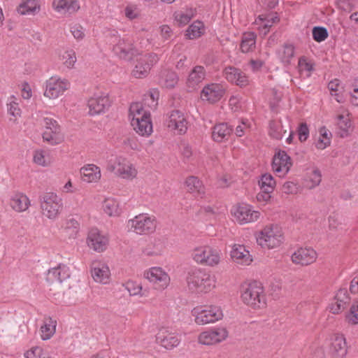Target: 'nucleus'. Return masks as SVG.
Returning a JSON list of instances; mask_svg holds the SVG:
<instances>
[{
    "mask_svg": "<svg viewBox=\"0 0 358 358\" xmlns=\"http://www.w3.org/2000/svg\"><path fill=\"white\" fill-rule=\"evenodd\" d=\"M187 282L192 292H208L215 287V276L201 268H195L188 272Z\"/></svg>",
    "mask_w": 358,
    "mask_h": 358,
    "instance_id": "1",
    "label": "nucleus"
},
{
    "mask_svg": "<svg viewBox=\"0 0 358 358\" xmlns=\"http://www.w3.org/2000/svg\"><path fill=\"white\" fill-rule=\"evenodd\" d=\"M241 298L244 303L253 308H261L266 305V297L262 284L254 281L243 287Z\"/></svg>",
    "mask_w": 358,
    "mask_h": 358,
    "instance_id": "2",
    "label": "nucleus"
},
{
    "mask_svg": "<svg viewBox=\"0 0 358 358\" xmlns=\"http://www.w3.org/2000/svg\"><path fill=\"white\" fill-rule=\"evenodd\" d=\"M192 257L199 264L213 267L219 264L221 252L210 245H201L192 250Z\"/></svg>",
    "mask_w": 358,
    "mask_h": 358,
    "instance_id": "3",
    "label": "nucleus"
},
{
    "mask_svg": "<svg viewBox=\"0 0 358 358\" xmlns=\"http://www.w3.org/2000/svg\"><path fill=\"white\" fill-rule=\"evenodd\" d=\"M43 214L49 219H55L63 208L62 198L53 192H46L40 196Z\"/></svg>",
    "mask_w": 358,
    "mask_h": 358,
    "instance_id": "4",
    "label": "nucleus"
},
{
    "mask_svg": "<svg viewBox=\"0 0 358 358\" xmlns=\"http://www.w3.org/2000/svg\"><path fill=\"white\" fill-rule=\"evenodd\" d=\"M106 169L124 179H133L137 175V171L133 164L122 157H116L114 159L108 160Z\"/></svg>",
    "mask_w": 358,
    "mask_h": 358,
    "instance_id": "5",
    "label": "nucleus"
},
{
    "mask_svg": "<svg viewBox=\"0 0 358 358\" xmlns=\"http://www.w3.org/2000/svg\"><path fill=\"white\" fill-rule=\"evenodd\" d=\"M192 315L195 317V322L199 325L215 322L223 317L221 308L216 306L194 308Z\"/></svg>",
    "mask_w": 358,
    "mask_h": 358,
    "instance_id": "6",
    "label": "nucleus"
},
{
    "mask_svg": "<svg viewBox=\"0 0 358 358\" xmlns=\"http://www.w3.org/2000/svg\"><path fill=\"white\" fill-rule=\"evenodd\" d=\"M257 241L263 248H274L282 242V233L276 226H266L259 232Z\"/></svg>",
    "mask_w": 358,
    "mask_h": 358,
    "instance_id": "7",
    "label": "nucleus"
},
{
    "mask_svg": "<svg viewBox=\"0 0 358 358\" xmlns=\"http://www.w3.org/2000/svg\"><path fill=\"white\" fill-rule=\"evenodd\" d=\"M43 125L45 130L42 137L44 141L52 145L59 144L63 141L64 136L62 134L61 127L55 120L44 117Z\"/></svg>",
    "mask_w": 358,
    "mask_h": 358,
    "instance_id": "8",
    "label": "nucleus"
},
{
    "mask_svg": "<svg viewBox=\"0 0 358 358\" xmlns=\"http://www.w3.org/2000/svg\"><path fill=\"white\" fill-rule=\"evenodd\" d=\"M113 51L119 58L127 61L132 59L138 54L133 41L126 36L115 42Z\"/></svg>",
    "mask_w": 358,
    "mask_h": 358,
    "instance_id": "9",
    "label": "nucleus"
},
{
    "mask_svg": "<svg viewBox=\"0 0 358 358\" xmlns=\"http://www.w3.org/2000/svg\"><path fill=\"white\" fill-rule=\"evenodd\" d=\"M129 225L138 234L152 233L156 228L155 220L144 214H140L130 220Z\"/></svg>",
    "mask_w": 358,
    "mask_h": 358,
    "instance_id": "10",
    "label": "nucleus"
},
{
    "mask_svg": "<svg viewBox=\"0 0 358 358\" xmlns=\"http://www.w3.org/2000/svg\"><path fill=\"white\" fill-rule=\"evenodd\" d=\"M231 214L236 221L241 224L257 221L260 213L252 209V207L247 204H241L231 210Z\"/></svg>",
    "mask_w": 358,
    "mask_h": 358,
    "instance_id": "11",
    "label": "nucleus"
},
{
    "mask_svg": "<svg viewBox=\"0 0 358 358\" xmlns=\"http://www.w3.org/2000/svg\"><path fill=\"white\" fill-rule=\"evenodd\" d=\"M144 276L156 289H164L169 284L170 278L160 267H152L144 273Z\"/></svg>",
    "mask_w": 358,
    "mask_h": 358,
    "instance_id": "12",
    "label": "nucleus"
},
{
    "mask_svg": "<svg viewBox=\"0 0 358 358\" xmlns=\"http://www.w3.org/2000/svg\"><path fill=\"white\" fill-rule=\"evenodd\" d=\"M69 83L66 80H62L57 76H52L46 82V89L44 96L50 99H56L68 89Z\"/></svg>",
    "mask_w": 358,
    "mask_h": 358,
    "instance_id": "13",
    "label": "nucleus"
},
{
    "mask_svg": "<svg viewBox=\"0 0 358 358\" xmlns=\"http://www.w3.org/2000/svg\"><path fill=\"white\" fill-rule=\"evenodd\" d=\"M228 336L225 328L219 327L202 332L199 336V342L203 345H213L224 341Z\"/></svg>",
    "mask_w": 358,
    "mask_h": 358,
    "instance_id": "14",
    "label": "nucleus"
},
{
    "mask_svg": "<svg viewBox=\"0 0 358 358\" xmlns=\"http://www.w3.org/2000/svg\"><path fill=\"white\" fill-rule=\"evenodd\" d=\"M292 165L290 157L284 150H279L273 157V171L278 173H282V176L289 172Z\"/></svg>",
    "mask_w": 358,
    "mask_h": 358,
    "instance_id": "15",
    "label": "nucleus"
},
{
    "mask_svg": "<svg viewBox=\"0 0 358 358\" xmlns=\"http://www.w3.org/2000/svg\"><path fill=\"white\" fill-rule=\"evenodd\" d=\"M111 102L108 95L102 94L91 97L87 102L89 113L91 115L104 113L110 106Z\"/></svg>",
    "mask_w": 358,
    "mask_h": 358,
    "instance_id": "16",
    "label": "nucleus"
},
{
    "mask_svg": "<svg viewBox=\"0 0 358 358\" xmlns=\"http://www.w3.org/2000/svg\"><path fill=\"white\" fill-rule=\"evenodd\" d=\"M87 243L91 249L101 252L106 249L108 240L97 229H92L88 234Z\"/></svg>",
    "mask_w": 358,
    "mask_h": 358,
    "instance_id": "17",
    "label": "nucleus"
},
{
    "mask_svg": "<svg viewBox=\"0 0 358 358\" xmlns=\"http://www.w3.org/2000/svg\"><path fill=\"white\" fill-rule=\"evenodd\" d=\"M317 259L316 252L311 248H301L292 255V261L296 264L307 266L313 264Z\"/></svg>",
    "mask_w": 358,
    "mask_h": 358,
    "instance_id": "18",
    "label": "nucleus"
},
{
    "mask_svg": "<svg viewBox=\"0 0 358 358\" xmlns=\"http://www.w3.org/2000/svg\"><path fill=\"white\" fill-rule=\"evenodd\" d=\"M157 343L167 350H171L177 347L180 340L178 334L171 332L166 329H160L156 336Z\"/></svg>",
    "mask_w": 358,
    "mask_h": 358,
    "instance_id": "19",
    "label": "nucleus"
},
{
    "mask_svg": "<svg viewBox=\"0 0 358 358\" xmlns=\"http://www.w3.org/2000/svg\"><path fill=\"white\" fill-rule=\"evenodd\" d=\"M223 73L225 78L229 82L236 83L240 87H245L249 83L246 75L241 69L236 67L227 66L224 69Z\"/></svg>",
    "mask_w": 358,
    "mask_h": 358,
    "instance_id": "20",
    "label": "nucleus"
},
{
    "mask_svg": "<svg viewBox=\"0 0 358 358\" xmlns=\"http://www.w3.org/2000/svg\"><path fill=\"white\" fill-rule=\"evenodd\" d=\"M53 9L63 15H72L80 9V3L77 0H53Z\"/></svg>",
    "mask_w": 358,
    "mask_h": 358,
    "instance_id": "21",
    "label": "nucleus"
},
{
    "mask_svg": "<svg viewBox=\"0 0 358 358\" xmlns=\"http://www.w3.org/2000/svg\"><path fill=\"white\" fill-rule=\"evenodd\" d=\"M329 350L334 358H343L347 354V345L344 336L334 335L331 340Z\"/></svg>",
    "mask_w": 358,
    "mask_h": 358,
    "instance_id": "22",
    "label": "nucleus"
},
{
    "mask_svg": "<svg viewBox=\"0 0 358 358\" xmlns=\"http://www.w3.org/2000/svg\"><path fill=\"white\" fill-rule=\"evenodd\" d=\"M224 90L217 83L207 85L201 91V97L211 103L219 101L224 95Z\"/></svg>",
    "mask_w": 358,
    "mask_h": 358,
    "instance_id": "23",
    "label": "nucleus"
},
{
    "mask_svg": "<svg viewBox=\"0 0 358 358\" xmlns=\"http://www.w3.org/2000/svg\"><path fill=\"white\" fill-rule=\"evenodd\" d=\"M336 301L332 303L329 307L330 312L334 314H338L345 310L350 304V299L345 289H341L338 291L336 296Z\"/></svg>",
    "mask_w": 358,
    "mask_h": 358,
    "instance_id": "24",
    "label": "nucleus"
},
{
    "mask_svg": "<svg viewBox=\"0 0 358 358\" xmlns=\"http://www.w3.org/2000/svg\"><path fill=\"white\" fill-rule=\"evenodd\" d=\"M110 270L108 266L103 263H94L92 267V276L94 281L102 284H106L110 278Z\"/></svg>",
    "mask_w": 358,
    "mask_h": 358,
    "instance_id": "25",
    "label": "nucleus"
},
{
    "mask_svg": "<svg viewBox=\"0 0 358 358\" xmlns=\"http://www.w3.org/2000/svg\"><path fill=\"white\" fill-rule=\"evenodd\" d=\"M231 257L237 264L248 266L252 261L251 255L245 246L242 245H235L231 251Z\"/></svg>",
    "mask_w": 358,
    "mask_h": 358,
    "instance_id": "26",
    "label": "nucleus"
},
{
    "mask_svg": "<svg viewBox=\"0 0 358 358\" xmlns=\"http://www.w3.org/2000/svg\"><path fill=\"white\" fill-rule=\"evenodd\" d=\"M232 131L233 128L227 123H219L213 128L212 138L216 142H223L228 140Z\"/></svg>",
    "mask_w": 358,
    "mask_h": 358,
    "instance_id": "27",
    "label": "nucleus"
},
{
    "mask_svg": "<svg viewBox=\"0 0 358 358\" xmlns=\"http://www.w3.org/2000/svg\"><path fill=\"white\" fill-rule=\"evenodd\" d=\"M206 75V70L202 66H196L190 71L187 80V85L189 88L194 90L203 80Z\"/></svg>",
    "mask_w": 358,
    "mask_h": 358,
    "instance_id": "28",
    "label": "nucleus"
},
{
    "mask_svg": "<svg viewBox=\"0 0 358 358\" xmlns=\"http://www.w3.org/2000/svg\"><path fill=\"white\" fill-rule=\"evenodd\" d=\"M70 275L69 268L66 265L59 264L57 267L48 270L47 279L50 282L58 281L62 282L68 279Z\"/></svg>",
    "mask_w": 358,
    "mask_h": 358,
    "instance_id": "29",
    "label": "nucleus"
},
{
    "mask_svg": "<svg viewBox=\"0 0 358 358\" xmlns=\"http://www.w3.org/2000/svg\"><path fill=\"white\" fill-rule=\"evenodd\" d=\"M80 174L83 181L94 182L101 178V171L99 167L94 164H87L80 169Z\"/></svg>",
    "mask_w": 358,
    "mask_h": 358,
    "instance_id": "30",
    "label": "nucleus"
},
{
    "mask_svg": "<svg viewBox=\"0 0 358 358\" xmlns=\"http://www.w3.org/2000/svg\"><path fill=\"white\" fill-rule=\"evenodd\" d=\"M134 129L141 136H150L152 132V124L150 117L131 122Z\"/></svg>",
    "mask_w": 358,
    "mask_h": 358,
    "instance_id": "31",
    "label": "nucleus"
},
{
    "mask_svg": "<svg viewBox=\"0 0 358 358\" xmlns=\"http://www.w3.org/2000/svg\"><path fill=\"white\" fill-rule=\"evenodd\" d=\"M148 117H150V113L144 110L141 103L136 102L131 104L129 113L131 122Z\"/></svg>",
    "mask_w": 358,
    "mask_h": 358,
    "instance_id": "32",
    "label": "nucleus"
},
{
    "mask_svg": "<svg viewBox=\"0 0 358 358\" xmlns=\"http://www.w3.org/2000/svg\"><path fill=\"white\" fill-rule=\"evenodd\" d=\"M10 205L15 211L23 212L28 209L29 199L23 194H16L12 196Z\"/></svg>",
    "mask_w": 358,
    "mask_h": 358,
    "instance_id": "33",
    "label": "nucleus"
},
{
    "mask_svg": "<svg viewBox=\"0 0 358 358\" xmlns=\"http://www.w3.org/2000/svg\"><path fill=\"white\" fill-rule=\"evenodd\" d=\"M161 85L166 88H173L178 82V76L176 72L165 69L162 71L159 80Z\"/></svg>",
    "mask_w": 358,
    "mask_h": 358,
    "instance_id": "34",
    "label": "nucleus"
},
{
    "mask_svg": "<svg viewBox=\"0 0 358 358\" xmlns=\"http://www.w3.org/2000/svg\"><path fill=\"white\" fill-rule=\"evenodd\" d=\"M196 15V10L193 8H186L185 10L176 11L173 13L174 20L179 26L187 24Z\"/></svg>",
    "mask_w": 358,
    "mask_h": 358,
    "instance_id": "35",
    "label": "nucleus"
},
{
    "mask_svg": "<svg viewBox=\"0 0 358 358\" xmlns=\"http://www.w3.org/2000/svg\"><path fill=\"white\" fill-rule=\"evenodd\" d=\"M277 55L283 64H289L294 56V47L292 44L285 43L278 50Z\"/></svg>",
    "mask_w": 358,
    "mask_h": 358,
    "instance_id": "36",
    "label": "nucleus"
},
{
    "mask_svg": "<svg viewBox=\"0 0 358 358\" xmlns=\"http://www.w3.org/2000/svg\"><path fill=\"white\" fill-rule=\"evenodd\" d=\"M204 31L203 23L201 21L196 20L188 27L185 36L189 39H196L203 35Z\"/></svg>",
    "mask_w": 358,
    "mask_h": 358,
    "instance_id": "37",
    "label": "nucleus"
},
{
    "mask_svg": "<svg viewBox=\"0 0 358 358\" xmlns=\"http://www.w3.org/2000/svg\"><path fill=\"white\" fill-rule=\"evenodd\" d=\"M256 35L253 32L244 33L241 43V50L247 53L252 51L255 48Z\"/></svg>",
    "mask_w": 358,
    "mask_h": 358,
    "instance_id": "38",
    "label": "nucleus"
},
{
    "mask_svg": "<svg viewBox=\"0 0 358 358\" xmlns=\"http://www.w3.org/2000/svg\"><path fill=\"white\" fill-rule=\"evenodd\" d=\"M40 8L36 0H25L17 7V12L20 15L34 14Z\"/></svg>",
    "mask_w": 358,
    "mask_h": 358,
    "instance_id": "39",
    "label": "nucleus"
},
{
    "mask_svg": "<svg viewBox=\"0 0 358 358\" xmlns=\"http://www.w3.org/2000/svg\"><path fill=\"white\" fill-rule=\"evenodd\" d=\"M188 190L194 194L201 195L204 194V187L202 182L195 176H189L185 181Z\"/></svg>",
    "mask_w": 358,
    "mask_h": 358,
    "instance_id": "40",
    "label": "nucleus"
},
{
    "mask_svg": "<svg viewBox=\"0 0 358 358\" xmlns=\"http://www.w3.org/2000/svg\"><path fill=\"white\" fill-rule=\"evenodd\" d=\"M319 131L320 137L315 143V146L317 149L323 150L330 145L331 134L325 127H322Z\"/></svg>",
    "mask_w": 358,
    "mask_h": 358,
    "instance_id": "41",
    "label": "nucleus"
},
{
    "mask_svg": "<svg viewBox=\"0 0 358 358\" xmlns=\"http://www.w3.org/2000/svg\"><path fill=\"white\" fill-rule=\"evenodd\" d=\"M103 209L109 216L117 215L120 213L118 203L113 199H105Z\"/></svg>",
    "mask_w": 358,
    "mask_h": 358,
    "instance_id": "42",
    "label": "nucleus"
},
{
    "mask_svg": "<svg viewBox=\"0 0 358 358\" xmlns=\"http://www.w3.org/2000/svg\"><path fill=\"white\" fill-rule=\"evenodd\" d=\"M275 184L273 177L270 173L263 174L259 181L261 189L268 190L270 192H273Z\"/></svg>",
    "mask_w": 358,
    "mask_h": 358,
    "instance_id": "43",
    "label": "nucleus"
},
{
    "mask_svg": "<svg viewBox=\"0 0 358 358\" xmlns=\"http://www.w3.org/2000/svg\"><path fill=\"white\" fill-rule=\"evenodd\" d=\"M284 131L281 123L276 121H271L269 123V135L277 140L281 139L283 136Z\"/></svg>",
    "mask_w": 358,
    "mask_h": 358,
    "instance_id": "44",
    "label": "nucleus"
},
{
    "mask_svg": "<svg viewBox=\"0 0 358 358\" xmlns=\"http://www.w3.org/2000/svg\"><path fill=\"white\" fill-rule=\"evenodd\" d=\"M56 322L49 319V323H45L41 327V338L43 341L50 339L55 332Z\"/></svg>",
    "mask_w": 358,
    "mask_h": 358,
    "instance_id": "45",
    "label": "nucleus"
},
{
    "mask_svg": "<svg viewBox=\"0 0 358 358\" xmlns=\"http://www.w3.org/2000/svg\"><path fill=\"white\" fill-rule=\"evenodd\" d=\"M149 71L148 66L138 60L134 69L132 71V75L136 78H143L148 75Z\"/></svg>",
    "mask_w": 358,
    "mask_h": 358,
    "instance_id": "46",
    "label": "nucleus"
},
{
    "mask_svg": "<svg viewBox=\"0 0 358 358\" xmlns=\"http://www.w3.org/2000/svg\"><path fill=\"white\" fill-rule=\"evenodd\" d=\"M62 59L66 67L69 69L72 68L77 60L75 51L71 49L65 51L62 55Z\"/></svg>",
    "mask_w": 358,
    "mask_h": 358,
    "instance_id": "47",
    "label": "nucleus"
},
{
    "mask_svg": "<svg viewBox=\"0 0 358 358\" xmlns=\"http://www.w3.org/2000/svg\"><path fill=\"white\" fill-rule=\"evenodd\" d=\"M313 37L317 42H322L328 37L327 29L322 27H315L313 29Z\"/></svg>",
    "mask_w": 358,
    "mask_h": 358,
    "instance_id": "48",
    "label": "nucleus"
},
{
    "mask_svg": "<svg viewBox=\"0 0 358 358\" xmlns=\"http://www.w3.org/2000/svg\"><path fill=\"white\" fill-rule=\"evenodd\" d=\"M139 60L148 66V69L150 70L151 67L157 64L159 57L155 53H148L141 57Z\"/></svg>",
    "mask_w": 358,
    "mask_h": 358,
    "instance_id": "49",
    "label": "nucleus"
},
{
    "mask_svg": "<svg viewBox=\"0 0 358 358\" xmlns=\"http://www.w3.org/2000/svg\"><path fill=\"white\" fill-rule=\"evenodd\" d=\"M169 129L176 130L179 134H185L187 129V122L185 117L178 120L176 124H169Z\"/></svg>",
    "mask_w": 358,
    "mask_h": 358,
    "instance_id": "50",
    "label": "nucleus"
},
{
    "mask_svg": "<svg viewBox=\"0 0 358 358\" xmlns=\"http://www.w3.org/2000/svg\"><path fill=\"white\" fill-rule=\"evenodd\" d=\"M338 122L337 124L338 127L343 131V134H341V136H344V135L347 134L348 130L350 127V122L348 119L345 118L343 115H339L338 117Z\"/></svg>",
    "mask_w": 358,
    "mask_h": 358,
    "instance_id": "51",
    "label": "nucleus"
},
{
    "mask_svg": "<svg viewBox=\"0 0 358 358\" xmlns=\"http://www.w3.org/2000/svg\"><path fill=\"white\" fill-rule=\"evenodd\" d=\"M126 289L131 296H135L141 294L142 287L140 284L134 281H128L126 283Z\"/></svg>",
    "mask_w": 358,
    "mask_h": 358,
    "instance_id": "52",
    "label": "nucleus"
},
{
    "mask_svg": "<svg viewBox=\"0 0 358 358\" xmlns=\"http://www.w3.org/2000/svg\"><path fill=\"white\" fill-rule=\"evenodd\" d=\"M280 21V18L277 13L269 14L264 19L263 27L264 29H268L273 26V24L278 23Z\"/></svg>",
    "mask_w": 358,
    "mask_h": 358,
    "instance_id": "53",
    "label": "nucleus"
},
{
    "mask_svg": "<svg viewBox=\"0 0 358 358\" xmlns=\"http://www.w3.org/2000/svg\"><path fill=\"white\" fill-rule=\"evenodd\" d=\"M349 322L358 324V302L350 308V313L346 316Z\"/></svg>",
    "mask_w": 358,
    "mask_h": 358,
    "instance_id": "54",
    "label": "nucleus"
},
{
    "mask_svg": "<svg viewBox=\"0 0 358 358\" xmlns=\"http://www.w3.org/2000/svg\"><path fill=\"white\" fill-rule=\"evenodd\" d=\"M71 32L77 40H82L85 37L84 29L80 24H76L71 26Z\"/></svg>",
    "mask_w": 358,
    "mask_h": 358,
    "instance_id": "55",
    "label": "nucleus"
},
{
    "mask_svg": "<svg viewBox=\"0 0 358 358\" xmlns=\"http://www.w3.org/2000/svg\"><path fill=\"white\" fill-rule=\"evenodd\" d=\"M184 117H185V116H184L183 113H181L180 111L178 110L171 111V113H170V115L169 116V120L167 122L168 127L169 128L170 124H176L178 122V120H179Z\"/></svg>",
    "mask_w": 358,
    "mask_h": 358,
    "instance_id": "56",
    "label": "nucleus"
},
{
    "mask_svg": "<svg viewBox=\"0 0 358 358\" xmlns=\"http://www.w3.org/2000/svg\"><path fill=\"white\" fill-rule=\"evenodd\" d=\"M299 139L301 142L306 141L309 135V129L306 123H301L298 129Z\"/></svg>",
    "mask_w": 358,
    "mask_h": 358,
    "instance_id": "57",
    "label": "nucleus"
},
{
    "mask_svg": "<svg viewBox=\"0 0 358 358\" xmlns=\"http://www.w3.org/2000/svg\"><path fill=\"white\" fill-rule=\"evenodd\" d=\"M299 66L300 71H307L308 73L313 71V64L309 62L308 59L305 57H301L299 60Z\"/></svg>",
    "mask_w": 358,
    "mask_h": 358,
    "instance_id": "58",
    "label": "nucleus"
},
{
    "mask_svg": "<svg viewBox=\"0 0 358 358\" xmlns=\"http://www.w3.org/2000/svg\"><path fill=\"white\" fill-rule=\"evenodd\" d=\"M125 15L130 20L136 19L138 17L139 13L136 6H127L124 10Z\"/></svg>",
    "mask_w": 358,
    "mask_h": 358,
    "instance_id": "59",
    "label": "nucleus"
},
{
    "mask_svg": "<svg viewBox=\"0 0 358 358\" xmlns=\"http://www.w3.org/2000/svg\"><path fill=\"white\" fill-rule=\"evenodd\" d=\"M297 187L293 182H286L283 184L282 190L285 194H294L296 192Z\"/></svg>",
    "mask_w": 358,
    "mask_h": 358,
    "instance_id": "60",
    "label": "nucleus"
},
{
    "mask_svg": "<svg viewBox=\"0 0 358 358\" xmlns=\"http://www.w3.org/2000/svg\"><path fill=\"white\" fill-rule=\"evenodd\" d=\"M42 352V349L41 348L36 347L32 348L31 350L27 351L24 356L26 358H45L41 357V354Z\"/></svg>",
    "mask_w": 358,
    "mask_h": 358,
    "instance_id": "61",
    "label": "nucleus"
},
{
    "mask_svg": "<svg viewBox=\"0 0 358 358\" xmlns=\"http://www.w3.org/2000/svg\"><path fill=\"white\" fill-rule=\"evenodd\" d=\"M273 192L268 190L261 189V192L257 194V199L258 201L267 202L270 200L271 196V194Z\"/></svg>",
    "mask_w": 358,
    "mask_h": 358,
    "instance_id": "62",
    "label": "nucleus"
},
{
    "mask_svg": "<svg viewBox=\"0 0 358 358\" xmlns=\"http://www.w3.org/2000/svg\"><path fill=\"white\" fill-rule=\"evenodd\" d=\"M322 180V175L320 171L318 169H315L313 171L310 180L313 182V186H317L320 185Z\"/></svg>",
    "mask_w": 358,
    "mask_h": 358,
    "instance_id": "63",
    "label": "nucleus"
},
{
    "mask_svg": "<svg viewBox=\"0 0 358 358\" xmlns=\"http://www.w3.org/2000/svg\"><path fill=\"white\" fill-rule=\"evenodd\" d=\"M34 162L39 165L45 166V160L43 151H36L34 155Z\"/></svg>",
    "mask_w": 358,
    "mask_h": 358,
    "instance_id": "64",
    "label": "nucleus"
}]
</instances>
